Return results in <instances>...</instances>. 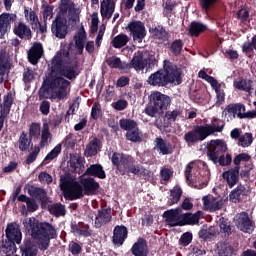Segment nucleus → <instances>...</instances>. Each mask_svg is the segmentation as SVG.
I'll use <instances>...</instances> for the list:
<instances>
[{
  "mask_svg": "<svg viewBox=\"0 0 256 256\" xmlns=\"http://www.w3.org/2000/svg\"><path fill=\"white\" fill-rule=\"evenodd\" d=\"M61 153V144H57L54 149L47 154L45 157V161H53V159H57L59 154Z\"/></svg>",
  "mask_w": 256,
  "mask_h": 256,
  "instance_id": "5fc2aeb1",
  "label": "nucleus"
},
{
  "mask_svg": "<svg viewBox=\"0 0 256 256\" xmlns=\"http://www.w3.org/2000/svg\"><path fill=\"white\" fill-rule=\"evenodd\" d=\"M68 167H70V171L73 173L81 174L85 169V158L81 157L79 154L71 156Z\"/></svg>",
  "mask_w": 256,
  "mask_h": 256,
  "instance_id": "6ab92c4d",
  "label": "nucleus"
},
{
  "mask_svg": "<svg viewBox=\"0 0 256 256\" xmlns=\"http://www.w3.org/2000/svg\"><path fill=\"white\" fill-rule=\"evenodd\" d=\"M60 11L62 13H69V15H75V17H78L79 15V9L75 8L74 4H71V1L69 0H61L60 3Z\"/></svg>",
  "mask_w": 256,
  "mask_h": 256,
  "instance_id": "f704fd0d",
  "label": "nucleus"
},
{
  "mask_svg": "<svg viewBox=\"0 0 256 256\" xmlns=\"http://www.w3.org/2000/svg\"><path fill=\"white\" fill-rule=\"evenodd\" d=\"M87 40V34L84 29H81L75 36L74 41L76 48L78 49L80 55L83 53V47H85V41Z\"/></svg>",
  "mask_w": 256,
  "mask_h": 256,
  "instance_id": "e433bc0d",
  "label": "nucleus"
},
{
  "mask_svg": "<svg viewBox=\"0 0 256 256\" xmlns=\"http://www.w3.org/2000/svg\"><path fill=\"white\" fill-rule=\"evenodd\" d=\"M225 152H227V143H225V141L219 139L210 141L207 153L210 161L217 164V161H219V155Z\"/></svg>",
  "mask_w": 256,
  "mask_h": 256,
  "instance_id": "9d476101",
  "label": "nucleus"
},
{
  "mask_svg": "<svg viewBox=\"0 0 256 256\" xmlns=\"http://www.w3.org/2000/svg\"><path fill=\"white\" fill-rule=\"evenodd\" d=\"M6 237L8 241L4 243L5 253H8L9 255H11V253H16L17 246H15V243L19 245L22 239L21 229L19 228V225L15 223L9 224L6 228Z\"/></svg>",
  "mask_w": 256,
  "mask_h": 256,
  "instance_id": "6e6552de",
  "label": "nucleus"
},
{
  "mask_svg": "<svg viewBox=\"0 0 256 256\" xmlns=\"http://www.w3.org/2000/svg\"><path fill=\"white\" fill-rule=\"evenodd\" d=\"M183 215L184 213L181 208L167 210L164 212L166 223H168L170 227H183Z\"/></svg>",
  "mask_w": 256,
  "mask_h": 256,
  "instance_id": "ddd939ff",
  "label": "nucleus"
},
{
  "mask_svg": "<svg viewBox=\"0 0 256 256\" xmlns=\"http://www.w3.org/2000/svg\"><path fill=\"white\" fill-rule=\"evenodd\" d=\"M203 217V212L198 211L196 213H184L183 215V221H182V227L185 225H197L199 223V220Z\"/></svg>",
  "mask_w": 256,
  "mask_h": 256,
  "instance_id": "cd10ccee",
  "label": "nucleus"
},
{
  "mask_svg": "<svg viewBox=\"0 0 256 256\" xmlns=\"http://www.w3.org/2000/svg\"><path fill=\"white\" fill-rule=\"evenodd\" d=\"M92 119H99L101 117V104L99 102H95L92 106L91 110Z\"/></svg>",
  "mask_w": 256,
  "mask_h": 256,
  "instance_id": "bf43d9fd",
  "label": "nucleus"
},
{
  "mask_svg": "<svg viewBox=\"0 0 256 256\" xmlns=\"http://www.w3.org/2000/svg\"><path fill=\"white\" fill-rule=\"evenodd\" d=\"M11 105H13V94L8 93L4 96L3 105L0 102V131L3 129V123H5V117L11 111Z\"/></svg>",
  "mask_w": 256,
  "mask_h": 256,
  "instance_id": "f3484780",
  "label": "nucleus"
},
{
  "mask_svg": "<svg viewBox=\"0 0 256 256\" xmlns=\"http://www.w3.org/2000/svg\"><path fill=\"white\" fill-rule=\"evenodd\" d=\"M222 177L225 179L229 187H235L239 181V166L224 172Z\"/></svg>",
  "mask_w": 256,
  "mask_h": 256,
  "instance_id": "5701e85b",
  "label": "nucleus"
},
{
  "mask_svg": "<svg viewBox=\"0 0 256 256\" xmlns=\"http://www.w3.org/2000/svg\"><path fill=\"white\" fill-rule=\"evenodd\" d=\"M234 220L238 229H240V231H243L244 233L253 232V223L249 218V214L245 212L239 213L235 216Z\"/></svg>",
  "mask_w": 256,
  "mask_h": 256,
  "instance_id": "dca6fc26",
  "label": "nucleus"
},
{
  "mask_svg": "<svg viewBox=\"0 0 256 256\" xmlns=\"http://www.w3.org/2000/svg\"><path fill=\"white\" fill-rule=\"evenodd\" d=\"M253 143V134L251 133H245L244 135H241L238 139V145L240 147H249Z\"/></svg>",
  "mask_w": 256,
  "mask_h": 256,
  "instance_id": "49530a36",
  "label": "nucleus"
},
{
  "mask_svg": "<svg viewBox=\"0 0 256 256\" xmlns=\"http://www.w3.org/2000/svg\"><path fill=\"white\" fill-rule=\"evenodd\" d=\"M14 33L20 39H31V28H29L25 23H19L14 28Z\"/></svg>",
  "mask_w": 256,
  "mask_h": 256,
  "instance_id": "2f4dec72",
  "label": "nucleus"
},
{
  "mask_svg": "<svg viewBox=\"0 0 256 256\" xmlns=\"http://www.w3.org/2000/svg\"><path fill=\"white\" fill-rule=\"evenodd\" d=\"M109 221H111V210L102 209L96 214L94 224L95 227H101L109 223Z\"/></svg>",
  "mask_w": 256,
  "mask_h": 256,
  "instance_id": "393cba45",
  "label": "nucleus"
},
{
  "mask_svg": "<svg viewBox=\"0 0 256 256\" xmlns=\"http://www.w3.org/2000/svg\"><path fill=\"white\" fill-rule=\"evenodd\" d=\"M198 169H201L198 176V181L200 184L199 189H202V187L207 186V183H209V179H211V171H209V168L205 165V162L201 160L192 161L186 166L185 170V177L187 181H193V175L195 174Z\"/></svg>",
  "mask_w": 256,
  "mask_h": 256,
  "instance_id": "39448f33",
  "label": "nucleus"
},
{
  "mask_svg": "<svg viewBox=\"0 0 256 256\" xmlns=\"http://www.w3.org/2000/svg\"><path fill=\"white\" fill-rule=\"evenodd\" d=\"M22 255L24 256H37V247L31 246L26 249H22Z\"/></svg>",
  "mask_w": 256,
  "mask_h": 256,
  "instance_id": "774afa93",
  "label": "nucleus"
},
{
  "mask_svg": "<svg viewBox=\"0 0 256 256\" xmlns=\"http://www.w3.org/2000/svg\"><path fill=\"white\" fill-rule=\"evenodd\" d=\"M218 255L219 256H232L233 247L227 243H220L218 245Z\"/></svg>",
  "mask_w": 256,
  "mask_h": 256,
  "instance_id": "c03bdc74",
  "label": "nucleus"
},
{
  "mask_svg": "<svg viewBox=\"0 0 256 256\" xmlns=\"http://www.w3.org/2000/svg\"><path fill=\"white\" fill-rule=\"evenodd\" d=\"M250 159L251 156L246 153L239 154L234 158V165H240L241 161H250Z\"/></svg>",
  "mask_w": 256,
  "mask_h": 256,
  "instance_id": "69168bd1",
  "label": "nucleus"
},
{
  "mask_svg": "<svg viewBox=\"0 0 256 256\" xmlns=\"http://www.w3.org/2000/svg\"><path fill=\"white\" fill-rule=\"evenodd\" d=\"M43 19L45 22L53 19V7H51V6L44 7Z\"/></svg>",
  "mask_w": 256,
  "mask_h": 256,
  "instance_id": "e2e57ef3",
  "label": "nucleus"
},
{
  "mask_svg": "<svg viewBox=\"0 0 256 256\" xmlns=\"http://www.w3.org/2000/svg\"><path fill=\"white\" fill-rule=\"evenodd\" d=\"M40 223L37 222V219L35 218H26L23 220V225L26 229V231H28V233H31L32 237L35 239L37 237V232L39 231V228H37V226Z\"/></svg>",
  "mask_w": 256,
  "mask_h": 256,
  "instance_id": "c85d7f7f",
  "label": "nucleus"
},
{
  "mask_svg": "<svg viewBox=\"0 0 256 256\" xmlns=\"http://www.w3.org/2000/svg\"><path fill=\"white\" fill-rule=\"evenodd\" d=\"M181 195H183V191H181V188L174 187L170 192V205H175V203H179Z\"/></svg>",
  "mask_w": 256,
  "mask_h": 256,
  "instance_id": "de8ad7c7",
  "label": "nucleus"
},
{
  "mask_svg": "<svg viewBox=\"0 0 256 256\" xmlns=\"http://www.w3.org/2000/svg\"><path fill=\"white\" fill-rule=\"evenodd\" d=\"M100 13L103 19H111L115 13L114 0H102L100 3Z\"/></svg>",
  "mask_w": 256,
  "mask_h": 256,
  "instance_id": "412c9836",
  "label": "nucleus"
},
{
  "mask_svg": "<svg viewBox=\"0 0 256 256\" xmlns=\"http://www.w3.org/2000/svg\"><path fill=\"white\" fill-rule=\"evenodd\" d=\"M131 159V157L129 156H125L121 153H114L112 155V163L113 165H116L118 171H120V173L123 172V169H127V167H129V160Z\"/></svg>",
  "mask_w": 256,
  "mask_h": 256,
  "instance_id": "4be33fe9",
  "label": "nucleus"
},
{
  "mask_svg": "<svg viewBox=\"0 0 256 256\" xmlns=\"http://www.w3.org/2000/svg\"><path fill=\"white\" fill-rule=\"evenodd\" d=\"M223 124H206L204 126H197L194 130L185 134L184 139L186 143H197V141H205L209 135L213 133H221L223 131Z\"/></svg>",
  "mask_w": 256,
  "mask_h": 256,
  "instance_id": "20e7f679",
  "label": "nucleus"
},
{
  "mask_svg": "<svg viewBox=\"0 0 256 256\" xmlns=\"http://www.w3.org/2000/svg\"><path fill=\"white\" fill-rule=\"evenodd\" d=\"M25 19L32 25V27H41V23H39V17L31 8H25L24 10Z\"/></svg>",
  "mask_w": 256,
  "mask_h": 256,
  "instance_id": "c9c22d12",
  "label": "nucleus"
},
{
  "mask_svg": "<svg viewBox=\"0 0 256 256\" xmlns=\"http://www.w3.org/2000/svg\"><path fill=\"white\" fill-rule=\"evenodd\" d=\"M119 125L121 129H124V131H133V129L137 128V123L131 119H121L119 121Z\"/></svg>",
  "mask_w": 256,
  "mask_h": 256,
  "instance_id": "a18cd8bd",
  "label": "nucleus"
},
{
  "mask_svg": "<svg viewBox=\"0 0 256 256\" xmlns=\"http://www.w3.org/2000/svg\"><path fill=\"white\" fill-rule=\"evenodd\" d=\"M51 31L58 39H65L67 36V20L57 17L52 23Z\"/></svg>",
  "mask_w": 256,
  "mask_h": 256,
  "instance_id": "2eb2a0df",
  "label": "nucleus"
},
{
  "mask_svg": "<svg viewBox=\"0 0 256 256\" xmlns=\"http://www.w3.org/2000/svg\"><path fill=\"white\" fill-rule=\"evenodd\" d=\"M126 239H127V227L116 226L114 228V234H113L114 245L121 246V245H123V243Z\"/></svg>",
  "mask_w": 256,
  "mask_h": 256,
  "instance_id": "b1692460",
  "label": "nucleus"
},
{
  "mask_svg": "<svg viewBox=\"0 0 256 256\" xmlns=\"http://www.w3.org/2000/svg\"><path fill=\"white\" fill-rule=\"evenodd\" d=\"M69 51L62 49L52 59V71L44 81L51 99H65L69 95V81L77 77V64L69 63Z\"/></svg>",
  "mask_w": 256,
  "mask_h": 256,
  "instance_id": "f257e3e1",
  "label": "nucleus"
},
{
  "mask_svg": "<svg viewBox=\"0 0 256 256\" xmlns=\"http://www.w3.org/2000/svg\"><path fill=\"white\" fill-rule=\"evenodd\" d=\"M150 33L155 39H159L160 41H165V39H167V31L162 27L151 29Z\"/></svg>",
  "mask_w": 256,
  "mask_h": 256,
  "instance_id": "8fccbe9b",
  "label": "nucleus"
},
{
  "mask_svg": "<svg viewBox=\"0 0 256 256\" xmlns=\"http://www.w3.org/2000/svg\"><path fill=\"white\" fill-rule=\"evenodd\" d=\"M106 62L109 65V67H112L114 69H121L123 67L121 59L116 56L108 58Z\"/></svg>",
  "mask_w": 256,
  "mask_h": 256,
  "instance_id": "4d7b16f0",
  "label": "nucleus"
},
{
  "mask_svg": "<svg viewBox=\"0 0 256 256\" xmlns=\"http://www.w3.org/2000/svg\"><path fill=\"white\" fill-rule=\"evenodd\" d=\"M131 65L136 71H142V69L147 67V59L143 56V52H137L134 55Z\"/></svg>",
  "mask_w": 256,
  "mask_h": 256,
  "instance_id": "bb28decb",
  "label": "nucleus"
},
{
  "mask_svg": "<svg viewBox=\"0 0 256 256\" xmlns=\"http://www.w3.org/2000/svg\"><path fill=\"white\" fill-rule=\"evenodd\" d=\"M183 49V44L181 43L180 40H176L172 45H171V50L174 55H179L181 53V50Z\"/></svg>",
  "mask_w": 256,
  "mask_h": 256,
  "instance_id": "0e129e2a",
  "label": "nucleus"
},
{
  "mask_svg": "<svg viewBox=\"0 0 256 256\" xmlns=\"http://www.w3.org/2000/svg\"><path fill=\"white\" fill-rule=\"evenodd\" d=\"M231 161H232L231 155L224 154L219 157L217 163H219V165H221L222 167H225L227 165H231Z\"/></svg>",
  "mask_w": 256,
  "mask_h": 256,
  "instance_id": "680f3d73",
  "label": "nucleus"
},
{
  "mask_svg": "<svg viewBox=\"0 0 256 256\" xmlns=\"http://www.w3.org/2000/svg\"><path fill=\"white\" fill-rule=\"evenodd\" d=\"M149 253V249L147 248V242L143 239H139L132 246V255L134 256H147Z\"/></svg>",
  "mask_w": 256,
  "mask_h": 256,
  "instance_id": "a878e982",
  "label": "nucleus"
},
{
  "mask_svg": "<svg viewBox=\"0 0 256 256\" xmlns=\"http://www.w3.org/2000/svg\"><path fill=\"white\" fill-rule=\"evenodd\" d=\"M38 232L36 233L35 239H38L39 247L42 251H45L49 247L51 239L57 237V230L55 226L42 222L37 225Z\"/></svg>",
  "mask_w": 256,
  "mask_h": 256,
  "instance_id": "0eeeda50",
  "label": "nucleus"
},
{
  "mask_svg": "<svg viewBox=\"0 0 256 256\" xmlns=\"http://www.w3.org/2000/svg\"><path fill=\"white\" fill-rule=\"evenodd\" d=\"M234 87L240 91L251 93V80L239 79L234 81Z\"/></svg>",
  "mask_w": 256,
  "mask_h": 256,
  "instance_id": "79ce46f5",
  "label": "nucleus"
},
{
  "mask_svg": "<svg viewBox=\"0 0 256 256\" xmlns=\"http://www.w3.org/2000/svg\"><path fill=\"white\" fill-rule=\"evenodd\" d=\"M149 85L164 87L167 83L180 85L181 73L177 70V66L173 65L169 60H164L163 70L152 74L148 79Z\"/></svg>",
  "mask_w": 256,
  "mask_h": 256,
  "instance_id": "7ed1b4c3",
  "label": "nucleus"
},
{
  "mask_svg": "<svg viewBox=\"0 0 256 256\" xmlns=\"http://www.w3.org/2000/svg\"><path fill=\"white\" fill-rule=\"evenodd\" d=\"M127 29L132 35L133 41L135 43H142L147 35V30L145 29V24L141 21H132L128 24Z\"/></svg>",
  "mask_w": 256,
  "mask_h": 256,
  "instance_id": "f8f14e48",
  "label": "nucleus"
},
{
  "mask_svg": "<svg viewBox=\"0 0 256 256\" xmlns=\"http://www.w3.org/2000/svg\"><path fill=\"white\" fill-rule=\"evenodd\" d=\"M99 29V14L93 13L91 15V33H97Z\"/></svg>",
  "mask_w": 256,
  "mask_h": 256,
  "instance_id": "13d9d810",
  "label": "nucleus"
},
{
  "mask_svg": "<svg viewBox=\"0 0 256 256\" xmlns=\"http://www.w3.org/2000/svg\"><path fill=\"white\" fill-rule=\"evenodd\" d=\"M191 241H193V234H191V232H186L181 236V243L187 247V245H189V243H191Z\"/></svg>",
  "mask_w": 256,
  "mask_h": 256,
  "instance_id": "338daca9",
  "label": "nucleus"
},
{
  "mask_svg": "<svg viewBox=\"0 0 256 256\" xmlns=\"http://www.w3.org/2000/svg\"><path fill=\"white\" fill-rule=\"evenodd\" d=\"M207 29V26L199 23V22H192L189 26V33L192 37H198L200 33H203Z\"/></svg>",
  "mask_w": 256,
  "mask_h": 256,
  "instance_id": "ea45409f",
  "label": "nucleus"
},
{
  "mask_svg": "<svg viewBox=\"0 0 256 256\" xmlns=\"http://www.w3.org/2000/svg\"><path fill=\"white\" fill-rule=\"evenodd\" d=\"M49 143H51V132H49V124L44 123L43 129H42L41 141L39 144L40 149H43V147H47Z\"/></svg>",
  "mask_w": 256,
  "mask_h": 256,
  "instance_id": "4c0bfd02",
  "label": "nucleus"
},
{
  "mask_svg": "<svg viewBox=\"0 0 256 256\" xmlns=\"http://www.w3.org/2000/svg\"><path fill=\"white\" fill-rule=\"evenodd\" d=\"M60 189L63 191L64 197L73 201L97 191L99 183L95 182V179L85 176H80L77 181L71 175H65L60 178Z\"/></svg>",
  "mask_w": 256,
  "mask_h": 256,
  "instance_id": "f03ea898",
  "label": "nucleus"
},
{
  "mask_svg": "<svg viewBox=\"0 0 256 256\" xmlns=\"http://www.w3.org/2000/svg\"><path fill=\"white\" fill-rule=\"evenodd\" d=\"M101 149V142L99 139L94 138L89 144L86 146L85 149V156L86 157H93V155H97Z\"/></svg>",
  "mask_w": 256,
  "mask_h": 256,
  "instance_id": "7c9ffc66",
  "label": "nucleus"
},
{
  "mask_svg": "<svg viewBox=\"0 0 256 256\" xmlns=\"http://www.w3.org/2000/svg\"><path fill=\"white\" fill-rule=\"evenodd\" d=\"M111 43L115 49H121V47H125L129 43V36L125 34L117 35L112 39Z\"/></svg>",
  "mask_w": 256,
  "mask_h": 256,
  "instance_id": "58836bf2",
  "label": "nucleus"
},
{
  "mask_svg": "<svg viewBox=\"0 0 256 256\" xmlns=\"http://www.w3.org/2000/svg\"><path fill=\"white\" fill-rule=\"evenodd\" d=\"M30 137H34V139H39V135H41V124L32 123L29 128Z\"/></svg>",
  "mask_w": 256,
  "mask_h": 256,
  "instance_id": "864d4df0",
  "label": "nucleus"
},
{
  "mask_svg": "<svg viewBox=\"0 0 256 256\" xmlns=\"http://www.w3.org/2000/svg\"><path fill=\"white\" fill-rule=\"evenodd\" d=\"M49 211L52 215L61 217V215H65V206L61 204H52L49 206Z\"/></svg>",
  "mask_w": 256,
  "mask_h": 256,
  "instance_id": "09e8293b",
  "label": "nucleus"
},
{
  "mask_svg": "<svg viewBox=\"0 0 256 256\" xmlns=\"http://www.w3.org/2000/svg\"><path fill=\"white\" fill-rule=\"evenodd\" d=\"M19 149L20 151H29L31 149V139H28L27 133L22 132L19 139Z\"/></svg>",
  "mask_w": 256,
  "mask_h": 256,
  "instance_id": "37998d69",
  "label": "nucleus"
},
{
  "mask_svg": "<svg viewBox=\"0 0 256 256\" xmlns=\"http://www.w3.org/2000/svg\"><path fill=\"white\" fill-rule=\"evenodd\" d=\"M244 194H245V186L240 185L230 193L229 199L232 203H239V201L241 200V195H244Z\"/></svg>",
  "mask_w": 256,
  "mask_h": 256,
  "instance_id": "a19ab883",
  "label": "nucleus"
},
{
  "mask_svg": "<svg viewBox=\"0 0 256 256\" xmlns=\"http://www.w3.org/2000/svg\"><path fill=\"white\" fill-rule=\"evenodd\" d=\"M150 104L145 108L146 115L149 117H155L157 113L165 111L171 103L169 96L162 94L161 92H152L149 96Z\"/></svg>",
  "mask_w": 256,
  "mask_h": 256,
  "instance_id": "423d86ee",
  "label": "nucleus"
},
{
  "mask_svg": "<svg viewBox=\"0 0 256 256\" xmlns=\"http://www.w3.org/2000/svg\"><path fill=\"white\" fill-rule=\"evenodd\" d=\"M126 137L129 141H133L134 143H136L137 141H141V133H139V129L137 128L130 130V132H127Z\"/></svg>",
  "mask_w": 256,
  "mask_h": 256,
  "instance_id": "6e6d98bb",
  "label": "nucleus"
},
{
  "mask_svg": "<svg viewBox=\"0 0 256 256\" xmlns=\"http://www.w3.org/2000/svg\"><path fill=\"white\" fill-rule=\"evenodd\" d=\"M41 57H43V45L34 43L28 51V60L32 65H37Z\"/></svg>",
  "mask_w": 256,
  "mask_h": 256,
  "instance_id": "aec40b11",
  "label": "nucleus"
},
{
  "mask_svg": "<svg viewBox=\"0 0 256 256\" xmlns=\"http://www.w3.org/2000/svg\"><path fill=\"white\" fill-rule=\"evenodd\" d=\"M234 109L239 119H254L256 110L245 112V106L242 104H234Z\"/></svg>",
  "mask_w": 256,
  "mask_h": 256,
  "instance_id": "c756f323",
  "label": "nucleus"
},
{
  "mask_svg": "<svg viewBox=\"0 0 256 256\" xmlns=\"http://www.w3.org/2000/svg\"><path fill=\"white\" fill-rule=\"evenodd\" d=\"M11 71V59L9 58V53L1 49L0 50V83L7 81L9 78V73Z\"/></svg>",
  "mask_w": 256,
  "mask_h": 256,
  "instance_id": "4468645a",
  "label": "nucleus"
},
{
  "mask_svg": "<svg viewBox=\"0 0 256 256\" xmlns=\"http://www.w3.org/2000/svg\"><path fill=\"white\" fill-rule=\"evenodd\" d=\"M203 207L205 211H219L223 209L227 203V198L215 197L213 195H207L202 198Z\"/></svg>",
  "mask_w": 256,
  "mask_h": 256,
  "instance_id": "9b49d317",
  "label": "nucleus"
},
{
  "mask_svg": "<svg viewBox=\"0 0 256 256\" xmlns=\"http://www.w3.org/2000/svg\"><path fill=\"white\" fill-rule=\"evenodd\" d=\"M156 150H158L161 155H169L173 153V147L171 144L161 138L156 139Z\"/></svg>",
  "mask_w": 256,
  "mask_h": 256,
  "instance_id": "473e14b6",
  "label": "nucleus"
},
{
  "mask_svg": "<svg viewBox=\"0 0 256 256\" xmlns=\"http://www.w3.org/2000/svg\"><path fill=\"white\" fill-rule=\"evenodd\" d=\"M17 19V15L3 13L0 15V37L3 38V35L11 29V24Z\"/></svg>",
  "mask_w": 256,
  "mask_h": 256,
  "instance_id": "a211bd4d",
  "label": "nucleus"
},
{
  "mask_svg": "<svg viewBox=\"0 0 256 256\" xmlns=\"http://www.w3.org/2000/svg\"><path fill=\"white\" fill-rule=\"evenodd\" d=\"M87 175H92L94 177H98V179H105L107 175L105 174V170H103V166L100 164H93L86 170Z\"/></svg>",
  "mask_w": 256,
  "mask_h": 256,
  "instance_id": "72a5a7b5",
  "label": "nucleus"
},
{
  "mask_svg": "<svg viewBox=\"0 0 256 256\" xmlns=\"http://www.w3.org/2000/svg\"><path fill=\"white\" fill-rule=\"evenodd\" d=\"M127 105V100H117L116 102L112 103V107L116 111H125V109H127Z\"/></svg>",
  "mask_w": 256,
  "mask_h": 256,
  "instance_id": "052dcab7",
  "label": "nucleus"
},
{
  "mask_svg": "<svg viewBox=\"0 0 256 256\" xmlns=\"http://www.w3.org/2000/svg\"><path fill=\"white\" fill-rule=\"evenodd\" d=\"M200 79H204L211 85L216 93V105H223L225 103V84L219 83L213 76H209L207 72L201 70L198 73Z\"/></svg>",
  "mask_w": 256,
  "mask_h": 256,
  "instance_id": "1a4fd4ad",
  "label": "nucleus"
},
{
  "mask_svg": "<svg viewBox=\"0 0 256 256\" xmlns=\"http://www.w3.org/2000/svg\"><path fill=\"white\" fill-rule=\"evenodd\" d=\"M129 164L127 168H124L122 170V175H125V173H133L134 175H138L141 173V168H139V166H135L133 165V158H130V160H128Z\"/></svg>",
  "mask_w": 256,
  "mask_h": 256,
  "instance_id": "3c124183",
  "label": "nucleus"
},
{
  "mask_svg": "<svg viewBox=\"0 0 256 256\" xmlns=\"http://www.w3.org/2000/svg\"><path fill=\"white\" fill-rule=\"evenodd\" d=\"M223 115L225 119H227V121H233V119H235V116L237 115V113L235 112V105L234 104L228 105L224 109Z\"/></svg>",
  "mask_w": 256,
  "mask_h": 256,
  "instance_id": "603ef678",
  "label": "nucleus"
}]
</instances>
